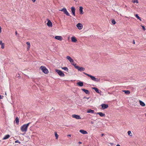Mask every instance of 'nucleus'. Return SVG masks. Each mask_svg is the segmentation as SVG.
<instances>
[{
    "mask_svg": "<svg viewBox=\"0 0 146 146\" xmlns=\"http://www.w3.org/2000/svg\"><path fill=\"white\" fill-rule=\"evenodd\" d=\"M31 123L29 122L27 124H25L22 126L21 127V130L22 132H26L27 131L28 127L29 125Z\"/></svg>",
    "mask_w": 146,
    "mask_h": 146,
    "instance_id": "f257e3e1",
    "label": "nucleus"
},
{
    "mask_svg": "<svg viewBox=\"0 0 146 146\" xmlns=\"http://www.w3.org/2000/svg\"><path fill=\"white\" fill-rule=\"evenodd\" d=\"M40 68L41 69L42 72L44 73L47 74L48 73V69L45 67L41 66Z\"/></svg>",
    "mask_w": 146,
    "mask_h": 146,
    "instance_id": "f03ea898",
    "label": "nucleus"
},
{
    "mask_svg": "<svg viewBox=\"0 0 146 146\" xmlns=\"http://www.w3.org/2000/svg\"><path fill=\"white\" fill-rule=\"evenodd\" d=\"M55 70L60 76L64 77L65 76L64 74L61 70L58 69H56Z\"/></svg>",
    "mask_w": 146,
    "mask_h": 146,
    "instance_id": "7ed1b4c3",
    "label": "nucleus"
},
{
    "mask_svg": "<svg viewBox=\"0 0 146 146\" xmlns=\"http://www.w3.org/2000/svg\"><path fill=\"white\" fill-rule=\"evenodd\" d=\"M59 11L63 12L64 14H66L67 16H70V17H71V16L70 15L65 8H63L62 9L60 10Z\"/></svg>",
    "mask_w": 146,
    "mask_h": 146,
    "instance_id": "20e7f679",
    "label": "nucleus"
},
{
    "mask_svg": "<svg viewBox=\"0 0 146 146\" xmlns=\"http://www.w3.org/2000/svg\"><path fill=\"white\" fill-rule=\"evenodd\" d=\"M91 79L94 81L97 82H100V79L99 78H96L94 76H92L91 77Z\"/></svg>",
    "mask_w": 146,
    "mask_h": 146,
    "instance_id": "39448f33",
    "label": "nucleus"
},
{
    "mask_svg": "<svg viewBox=\"0 0 146 146\" xmlns=\"http://www.w3.org/2000/svg\"><path fill=\"white\" fill-rule=\"evenodd\" d=\"M71 10L72 11V13L73 15L75 16V10L76 9L73 6L72 7H71Z\"/></svg>",
    "mask_w": 146,
    "mask_h": 146,
    "instance_id": "423d86ee",
    "label": "nucleus"
},
{
    "mask_svg": "<svg viewBox=\"0 0 146 146\" xmlns=\"http://www.w3.org/2000/svg\"><path fill=\"white\" fill-rule=\"evenodd\" d=\"M76 27L79 29L81 30L82 28L83 25L82 23H78L77 24Z\"/></svg>",
    "mask_w": 146,
    "mask_h": 146,
    "instance_id": "0eeeda50",
    "label": "nucleus"
},
{
    "mask_svg": "<svg viewBox=\"0 0 146 146\" xmlns=\"http://www.w3.org/2000/svg\"><path fill=\"white\" fill-rule=\"evenodd\" d=\"M102 108L103 109H104L107 108L108 107V104H101Z\"/></svg>",
    "mask_w": 146,
    "mask_h": 146,
    "instance_id": "6e6552de",
    "label": "nucleus"
},
{
    "mask_svg": "<svg viewBox=\"0 0 146 146\" xmlns=\"http://www.w3.org/2000/svg\"><path fill=\"white\" fill-rule=\"evenodd\" d=\"M47 20H48V22L47 23V26L49 27H52V23L48 19H47Z\"/></svg>",
    "mask_w": 146,
    "mask_h": 146,
    "instance_id": "1a4fd4ad",
    "label": "nucleus"
},
{
    "mask_svg": "<svg viewBox=\"0 0 146 146\" xmlns=\"http://www.w3.org/2000/svg\"><path fill=\"white\" fill-rule=\"evenodd\" d=\"M66 58L71 63V64H72V63H74V60L72 59L69 56H67Z\"/></svg>",
    "mask_w": 146,
    "mask_h": 146,
    "instance_id": "9d476101",
    "label": "nucleus"
},
{
    "mask_svg": "<svg viewBox=\"0 0 146 146\" xmlns=\"http://www.w3.org/2000/svg\"><path fill=\"white\" fill-rule=\"evenodd\" d=\"M76 69L81 72L84 71L85 70V69L84 68L82 67H80L79 66L76 67Z\"/></svg>",
    "mask_w": 146,
    "mask_h": 146,
    "instance_id": "9b49d317",
    "label": "nucleus"
},
{
    "mask_svg": "<svg viewBox=\"0 0 146 146\" xmlns=\"http://www.w3.org/2000/svg\"><path fill=\"white\" fill-rule=\"evenodd\" d=\"M92 89L94 90L96 92L100 94V93L101 92V91L98 88H96L92 87Z\"/></svg>",
    "mask_w": 146,
    "mask_h": 146,
    "instance_id": "f8f14e48",
    "label": "nucleus"
},
{
    "mask_svg": "<svg viewBox=\"0 0 146 146\" xmlns=\"http://www.w3.org/2000/svg\"><path fill=\"white\" fill-rule=\"evenodd\" d=\"M72 117H73L76 118L77 119H81V117H80V116L78 115L74 114L72 115Z\"/></svg>",
    "mask_w": 146,
    "mask_h": 146,
    "instance_id": "ddd939ff",
    "label": "nucleus"
},
{
    "mask_svg": "<svg viewBox=\"0 0 146 146\" xmlns=\"http://www.w3.org/2000/svg\"><path fill=\"white\" fill-rule=\"evenodd\" d=\"M82 90L86 94H90V92L89 91L83 88L82 89Z\"/></svg>",
    "mask_w": 146,
    "mask_h": 146,
    "instance_id": "4468645a",
    "label": "nucleus"
},
{
    "mask_svg": "<svg viewBox=\"0 0 146 146\" xmlns=\"http://www.w3.org/2000/svg\"><path fill=\"white\" fill-rule=\"evenodd\" d=\"M55 38L56 39L61 41L62 40V38L61 36H55Z\"/></svg>",
    "mask_w": 146,
    "mask_h": 146,
    "instance_id": "2eb2a0df",
    "label": "nucleus"
},
{
    "mask_svg": "<svg viewBox=\"0 0 146 146\" xmlns=\"http://www.w3.org/2000/svg\"><path fill=\"white\" fill-rule=\"evenodd\" d=\"M83 8L82 6H80L79 7V12L80 13V14L82 15L84 13V12L83 11Z\"/></svg>",
    "mask_w": 146,
    "mask_h": 146,
    "instance_id": "dca6fc26",
    "label": "nucleus"
},
{
    "mask_svg": "<svg viewBox=\"0 0 146 146\" xmlns=\"http://www.w3.org/2000/svg\"><path fill=\"white\" fill-rule=\"evenodd\" d=\"M72 41L73 42H76L77 41L76 38L74 36H72L71 38Z\"/></svg>",
    "mask_w": 146,
    "mask_h": 146,
    "instance_id": "f3484780",
    "label": "nucleus"
},
{
    "mask_svg": "<svg viewBox=\"0 0 146 146\" xmlns=\"http://www.w3.org/2000/svg\"><path fill=\"white\" fill-rule=\"evenodd\" d=\"M76 84L79 86L80 87L83 86L84 85L83 82L81 81L78 82Z\"/></svg>",
    "mask_w": 146,
    "mask_h": 146,
    "instance_id": "a211bd4d",
    "label": "nucleus"
},
{
    "mask_svg": "<svg viewBox=\"0 0 146 146\" xmlns=\"http://www.w3.org/2000/svg\"><path fill=\"white\" fill-rule=\"evenodd\" d=\"M96 114L99 115L101 117H104L105 116V115L104 113H103L101 112H97L96 113Z\"/></svg>",
    "mask_w": 146,
    "mask_h": 146,
    "instance_id": "6ab92c4d",
    "label": "nucleus"
},
{
    "mask_svg": "<svg viewBox=\"0 0 146 146\" xmlns=\"http://www.w3.org/2000/svg\"><path fill=\"white\" fill-rule=\"evenodd\" d=\"M87 113H94L95 111L94 110H92L91 109H89L87 111Z\"/></svg>",
    "mask_w": 146,
    "mask_h": 146,
    "instance_id": "aec40b11",
    "label": "nucleus"
},
{
    "mask_svg": "<svg viewBox=\"0 0 146 146\" xmlns=\"http://www.w3.org/2000/svg\"><path fill=\"white\" fill-rule=\"evenodd\" d=\"M80 132L82 134H86L88 133V132L86 131L83 130H80Z\"/></svg>",
    "mask_w": 146,
    "mask_h": 146,
    "instance_id": "412c9836",
    "label": "nucleus"
},
{
    "mask_svg": "<svg viewBox=\"0 0 146 146\" xmlns=\"http://www.w3.org/2000/svg\"><path fill=\"white\" fill-rule=\"evenodd\" d=\"M123 92H124L125 94L127 95L129 94L130 93V92L129 90H123Z\"/></svg>",
    "mask_w": 146,
    "mask_h": 146,
    "instance_id": "4be33fe9",
    "label": "nucleus"
},
{
    "mask_svg": "<svg viewBox=\"0 0 146 146\" xmlns=\"http://www.w3.org/2000/svg\"><path fill=\"white\" fill-rule=\"evenodd\" d=\"M10 137V135L7 134L6 135L3 139V140H5L8 139Z\"/></svg>",
    "mask_w": 146,
    "mask_h": 146,
    "instance_id": "5701e85b",
    "label": "nucleus"
},
{
    "mask_svg": "<svg viewBox=\"0 0 146 146\" xmlns=\"http://www.w3.org/2000/svg\"><path fill=\"white\" fill-rule=\"evenodd\" d=\"M140 104L142 106H145V104L144 102L141 100L139 101Z\"/></svg>",
    "mask_w": 146,
    "mask_h": 146,
    "instance_id": "b1692460",
    "label": "nucleus"
},
{
    "mask_svg": "<svg viewBox=\"0 0 146 146\" xmlns=\"http://www.w3.org/2000/svg\"><path fill=\"white\" fill-rule=\"evenodd\" d=\"M15 121L17 125H18L19 124V119L18 117H17L16 118L15 120L14 121Z\"/></svg>",
    "mask_w": 146,
    "mask_h": 146,
    "instance_id": "393cba45",
    "label": "nucleus"
},
{
    "mask_svg": "<svg viewBox=\"0 0 146 146\" xmlns=\"http://www.w3.org/2000/svg\"><path fill=\"white\" fill-rule=\"evenodd\" d=\"M0 44L1 45V48H2L3 49L4 48V44L2 43L1 41H0Z\"/></svg>",
    "mask_w": 146,
    "mask_h": 146,
    "instance_id": "a878e982",
    "label": "nucleus"
},
{
    "mask_svg": "<svg viewBox=\"0 0 146 146\" xmlns=\"http://www.w3.org/2000/svg\"><path fill=\"white\" fill-rule=\"evenodd\" d=\"M62 69L66 71L67 72H68V68L66 67H61Z\"/></svg>",
    "mask_w": 146,
    "mask_h": 146,
    "instance_id": "bb28decb",
    "label": "nucleus"
},
{
    "mask_svg": "<svg viewBox=\"0 0 146 146\" xmlns=\"http://www.w3.org/2000/svg\"><path fill=\"white\" fill-rule=\"evenodd\" d=\"M135 16L138 19H139L140 21H141V18L138 16L137 14H136Z\"/></svg>",
    "mask_w": 146,
    "mask_h": 146,
    "instance_id": "cd10ccee",
    "label": "nucleus"
},
{
    "mask_svg": "<svg viewBox=\"0 0 146 146\" xmlns=\"http://www.w3.org/2000/svg\"><path fill=\"white\" fill-rule=\"evenodd\" d=\"M54 135L56 137V139H58V135L57 134V133L56 132H55L54 133Z\"/></svg>",
    "mask_w": 146,
    "mask_h": 146,
    "instance_id": "c85d7f7f",
    "label": "nucleus"
},
{
    "mask_svg": "<svg viewBox=\"0 0 146 146\" xmlns=\"http://www.w3.org/2000/svg\"><path fill=\"white\" fill-rule=\"evenodd\" d=\"M83 73L84 74H85V75H86L87 76H88L90 77V78H91V76H92V75H90V74H87V73H85L84 72H83Z\"/></svg>",
    "mask_w": 146,
    "mask_h": 146,
    "instance_id": "c756f323",
    "label": "nucleus"
},
{
    "mask_svg": "<svg viewBox=\"0 0 146 146\" xmlns=\"http://www.w3.org/2000/svg\"><path fill=\"white\" fill-rule=\"evenodd\" d=\"M72 65L74 66L75 67V68L76 69V67L77 66H76V64H74V62L72 63Z\"/></svg>",
    "mask_w": 146,
    "mask_h": 146,
    "instance_id": "7c9ffc66",
    "label": "nucleus"
},
{
    "mask_svg": "<svg viewBox=\"0 0 146 146\" xmlns=\"http://www.w3.org/2000/svg\"><path fill=\"white\" fill-rule=\"evenodd\" d=\"M111 23L115 25L116 23V22L114 19H113L111 21Z\"/></svg>",
    "mask_w": 146,
    "mask_h": 146,
    "instance_id": "2f4dec72",
    "label": "nucleus"
},
{
    "mask_svg": "<svg viewBox=\"0 0 146 146\" xmlns=\"http://www.w3.org/2000/svg\"><path fill=\"white\" fill-rule=\"evenodd\" d=\"M132 1L133 3H138V0H133Z\"/></svg>",
    "mask_w": 146,
    "mask_h": 146,
    "instance_id": "473e14b6",
    "label": "nucleus"
},
{
    "mask_svg": "<svg viewBox=\"0 0 146 146\" xmlns=\"http://www.w3.org/2000/svg\"><path fill=\"white\" fill-rule=\"evenodd\" d=\"M127 133L128 134V135H129V136H131L132 135H131V131H129L128 132H127Z\"/></svg>",
    "mask_w": 146,
    "mask_h": 146,
    "instance_id": "72a5a7b5",
    "label": "nucleus"
},
{
    "mask_svg": "<svg viewBox=\"0 0 146 146\" xmlns=\"http://www.w3.org/2000/svg\"><path fill=\"white\" fill-rule=\"evenodd\" d=\"M30 47V45L27 46V50H29V48Z\"/></svg>",
    "mask_w": 146,
    "mask_h": 146,
    "instance_id": "f704fd0d",
    "label": "nucleus"
},
{
    "mask_svg": "<svg viewBox=\"0 0 146 146\" xmlns=\"http://www.w3.org/2000/svg\"><path fill=\"white\" fill-rule=\"evenodd\" d=\"M15 143H19V144H20V143H21V142L18 140H17L16 141H15Z\"/></svg>",
    "mask_w": 146,
    "mask_h": 146,
    "instance_id": "c9c22d12",
    "label": "nucleus"
},
{
    "mask_svg": "<svg viewBox=\"0 0 146 146\" xmlns=\"http://www.w3.org/2000/svg\"><path fill=\"white\" fill-rule=\"evenodd\" d=\"M26 44H27L28 45V46L30 45V43L29 42H26Z\"/></svg>",
    "mask_w": 146,
    "mask_h": 146,
    "instance_id": "e433bc0d",
    "label": "nucleus"
},
{
    "mask_svg": "<svg viewBox=\"0 0 146 146\" xmlns=\"http://www.w3.org/2000/svg\"><path fill=\"white\" fill-rule=\"evenodd\" d=\"M142 29L144 31H145L146 30V29L145 28V27L144 26H142Z\"/></svg>",
    "mask_w": 146,
    "mask_h": 146,
    "instance_id": "4c0bfd02",
    "label": "nucleus"
},
{
    "mask_svg": "<svg viewBox=\"0 0 146 146\" xmlns=\"http://www.w3.org/2000/svg\"><path fill=\"white\" fill-rule=\"evenodd\" d=\"M89 98H87L86 97L84 96V97L83 99H84L85 98V99H88Z\"/></svg>",
    "mask_w": 146,
    "mask_h": 146,
    "instance_id": "58836bf2",
    "label": "nucleus"
},
{
    "mask_svg": "<svg viewBox=\"0 0 146 146\" xmlns=\"http://www.w3.org/2000/svg\"><path fill=\"white\" fill-rule=\"evenodd\" d=\"M1 32V27L0 26V33Z\"/></svg>",
    "mask_w": 146,
    "mask_h": 146,
    "instance_id": "ea45409f",
    "label": "nucleus"
},
{
    "mask_svg": "<svg viewBox=\"0 0 146 146\" xmlns=\"http://www.w3.org/2000/svg\"><path fill=\"white\" fill-rule=\"evenodd\" d=\"M3 98V97H2V96L0 95V99H2Z\"/></svg>",
    "mask_w": 146,
    "mask_h": 146,
    "instance_id": "a19ab883",
    "label": "nucleus"
},
{
    "mask_svg": "<svg viewBox=\"0 0 146 146\" xmlns=\"http://www.w3.org/2000/svg\"><path fill=\"white\" fill-rule=\"evenodd\" d=\"M15 35H17V31H16L15 32Z\"/></svg>",
    "mask_w": 146,
    "mask_h": 146,
    "instance_id": "79ce46f5",
    "label": "nucleus"
},
{
    "mask_svg": "<svg viewBox=\"0 0 146 146\" xmlns=\"http://www.w3.org/2000/svg\"><path fill=\"white\" fill-rule=\"evenodd\" d=\"M36 0H32L33 2H35Z\"/></svg>",
    "mask_w": 146,
    "mask_h": 146,
    "instance_id": "37998d69",
    "label": "nucleus"
},
{
    "mask_svg": "<svg viewBox=\"0 0 146 146\" xmlns=\"http://www.w3.org/2000/svg\"><path fill=\"white\" fill-rule=\"evenodd\" d=\"M104 135H105V134H103H103H101V136H103Z\"/></svg>",
    "mask_w": 146,
    "mask_h": 146,
    "instance_id": "c03bdc74",
    "label": "nucleus"
},
{
    "mask_svg": "<svg viewBox=\"0 0 146 146\" xmlns=\"http://www.w3.org/2000/svg\"><path fill=\"white\" fill-rule=\"evenodd\" d=\"M78 143H79V144H81V143H82V142H80V141H79V142H78Z\"/></svg>",
    "mask_w": 146,
    "mask_h": 146,
    "instance_id": "a18cd8bd",
    "label": "nucleus"
},
{
    "mask_svg": "<svg viewBox=\"0 0 146 146\" xmlns=\"http://www.w3.org/2000/svg\"><path fill=\"white\" fill-rule=\"evenodd\" d=\"M68 136H69V137H71V135H68Z\"/></svg>",
    "mask_w": 146,
    "mask_h": 146,
    "instance_id": "49530a36",
    "label": "nucleus"
},
{
    "mask_svg": "<svg viewBox=\"0 0 146 146\" xmlns=\"http://www.w3.org/2000/svg\"><path fill=\"white\" fill-rule=\"evenodd\" d=\"M116 146H120V145H119V144H117Z\"/></svg>",
    "mask_w": 146,
    "mask_h": 146,
    "instance_id": "de8ad7c7",
    "label": "nucleus"
},
{
    "mask_svg": "<svg viewBox=\"0 0 146 146\" xmlns=\"http://www.w3.org/2000/svg\"><path fill=\"white\" fill-rule=\"evenodd\" d=\"M91 123L92 124H93L94 123V122H93V121H91Z\"/></svg>",
    "mask_w": 146,
    "mask_h": 146,
    "instance_id": "09e8293b",
    "label": "nucleus"
},
{
    "mask_svg": "<svg viewBox=\"0 0 146 146\" xmlns=\"http://www.w3.org/2000/svg\"><path fill=\"white\" fill-rule=\"evenodd\" d=\"M133 43L134 44H135V41L134 40H133Z\"/></svg>",
    "mask_w": 146,
    "mask_h": 146,
    "instance_id": "8fccbe9b",
    "label": "nucleus"
},
{
    "mask_svg": "<svg viewBox=\"0 0 146 146\" xmlns=\"http://www.w3.org/2000/svg\"><path fill=\"white\" fill-rule=\"evenodd\" d=\"M33 81H34V82H35V81H34V80H33Z\"/></svg>",
    "mask_w": 146,
    "mask_h": 146,
    "instance_id": "3c124183",
    "label": "nucleus"
},
{
    "mask_svg": "<svg viewBox=\"0 0 146 146\" xmlns=\"http://www.w3.org/2000/svg\"><path fill=\"white\" fill-rule=\"evenodd\" d=\"M145 115H146V113H145Z\"/></svg>",
    "mask_w": 146,
    "mask_h": 146,
    "instance_id": "603ef678",
    "label": "nucleus"
}]
</instances>
